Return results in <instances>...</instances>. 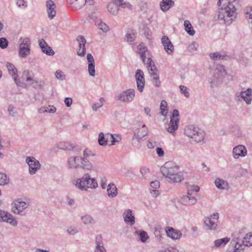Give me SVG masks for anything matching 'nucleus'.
Returning <instances> with one entry per match:
<instances>
[{
    "instance_id": "nucleus-1",
    "label": "nucleus",
    "mask_w": 252,
    "mask_h": 252,
    "mask_svg": "<svg viewBox=\"0 0 252 252\" xmlns=\"http://www.w3.org/2000/svg\"><path fill=\"white\" fill-rule=\"evenodd\" d=\"M239 0H228L227 5L220 9L218 14L214 17L215 21L223 20L226 24L229 25L234 21L237 16V5Z\"/></svg>"
},
{
    "instance_id": "nucleus-2",
    "label": "nucleus",
    "mask_w": 252,
    "mask_h": 252,
    "mask_svg": "<svg viewBox=\"0 0 252 252\" xmlns=\"http://www.w3.org/2000/svg\"><path fill=\"white\" fill-rule=\"evenodd\" d=\"M252 246V233H247L245 236L241 233L234 237L226 252H243L246 246Z\"/></svg>"
},
{
    "instance_id": "nucleus-3",
    "label": "nucleus",
    "mask_w": 252,
    "mask_h": 252,
    "mask_svg": "<svg viewBox=\"0 0 252 252\" xmlns=\"http://www.w3.org/2000/svg\"><path fill=\"white\" fill-rule=\"evenodd\" d=\"M66 166L68 168L71 169L80 168L86 170H91L93 169V165L90 161L87 158L79 156L69 158L67 160Z\"/></svg>"
},
{
    "instance_id": "nucleus-4",
    "label": "nucleus",
    "mask_w": 252,
    "mask_h": 252,
    "mask_svg": "<svg viewBox=\"0 0 252 252\" xmlns=\"http://www.w3.org/2000/svg\"><path fill=\"white\" fill-rule=\"evenodd\" d=\"M184 132L186 135L197 143L202 142L204 139V132L198 127L194 125L186 126L185 127Z\"/></svg>"
},
{
    "instance_id": "nucleus-5",
    "label": "nucleus",
    "mask_w": 252,
    "mask_h": 252,
    "mask_svg": "<svg viewBox=\"0 0 252 252\" xmlns=\"http://www.w3.org/2000/svg\"><path fill=\"white\" fill-rule=\"evenodd\" d=\"M226 72L222 65L218 64L214 70L213 75L211 77L210 82L211 88H214L222 82Z\"/></svg>"
},
{
    "instance_id": "nucleus-6",
    "label": "nucleus",
    "mask_w": 252,
    "mask_h": 252,
    "mask_svg": "<svg viewBox=\"0 0 252 252\" xmlns=\"http://www.w3.org/2000/svg\"><path fill=\"white\" fill-rule=\"evenodd\" d=\"M180 167L175 162L168 161L166 162L161 167L160 171L163 176L166 178L168 179L177 169H179Z\"/></svg>"
},
{
    "instance_id": "nucleus-7",
    "label": "nucleus",
    "mask_w": 252,
    "mask_h": 252,
    "mask_svg": "<svg viewBox=\"0 0 252 252\" xmlns=\"http://www.w3.org/2000/svg\"><path fill=\"white\" fill-rule=\"evenodd\" d=\"M135 96V90L133 89H128L119 94L116 96V99L120 102L129 103L133 100Z\"/></svg>"
},
{
    "instance_id": "nucleus-8",
    "label": "nucleus",
    "mask_w": 252,
    "mask_h": 252,
    "mask_svg": "<svg viewBox=\"0 0 252 252\" xmlns=\"http://www.w3.org/2000/svg\"><path fill=\"white\" fill-rule=\"evenodd\" d=\"M30 205L28 200L18 198L12 203V211L15 214H19L26 209Z\"/></svg>"
},
{
    "instance_id": "nucleus-9",
    "label": "nucleus",
    "mask_w": 252,
    "mask_h": 252,
    "mask_svg": "<svg viewBox=\"0 0 252 252\" xmlns=\"http://www.w3.org/2000/svg\"><path fill=\"white\" fill-rule=\"evenodd\" d=\"M179 112L178 110L174 109L170 117V121L168 124V127L167 129L168 132L173 133L178 129L179 122Z\"/></svg>"
},
{
    "instance_id": "nucleus-10",
    "label": "nucleus",
    "mask_w": 252,
    "mask_h": 252,
    "mask_svg": "<svg viewBox=\"0 0 252 252\" xmlns=\"http://www.w3.org/2000/svg\"><path fill=\"white\" fill-rule=\"evenodd\" d=\"M26 162L29 165V173L32 175L35 174L41 167L39 161L33 157H27Z\"/></svg>"
},
{
    "instance_id": "nucleus-11",
    "label": "nucleus",
    "mask_w": 252,
    "mask_h": 252,
    "mask_svg": "<svg viewBox=\"0 0 252 252\" xmlns=\"http://www.w3.org/2000/svg\"><path fill=\"white\" fill-rule=\"evenodd\" d=\"M219 222V214L214 213L212 216L208 217L204 221L205 225L208 230H215Z\"/></svg>"
},
{
    "instance_id": "nucleus-12",
    "label": "nucleus",
    "mask_w": 252,
    "mask_h": 252,
    "mask_svg": "<svg viewBox=\"0 0 252 252\" xmlns=\"http://www.w3.org/2000/svg\"><path fill=\"white\" fill-rule=\"evenodd\" d=\"M89 179H90V175L86 173L82 178L73 181L72 183L78 189L81 190H87V184H88L87 181Z\"/></svg>"
},
{
    "instance_id": "nucleus-13",
    "label": "nucleus",
    "mask_w": 252,
    "mask_h": 252,
    "mask_svg": "<svg viewBox=\"0 0 252 252\" xmlns=\"http://www.w3.org/2000/svg\"><path fill=\"white\" fill-rule=\"evenodd\" d=\"M0 221L6 222L13 226H17L18 224L17 220L11 214L0 209Z\"/></svg>"
},
{
    "instance_id": "nucleus-14",
    "label": "nucleus",
    "mask_w": 252,
    "mask_h": 252,
    "mask_svg": "<svg viewBox=\"0 0 252 252\" xmlns=\"http://www.w3.org/2000/svg\"><path fill=\"white\" fill-rule=\"evenodd\" d=\"M135 77L137 89L139 92L142 93L143 91L145 83L143 71L141 69H137L136 71Z\"/></svg>"
},
{
    "instance_id": "nucleus-15",
    "label": "nucleus",
    "mask_w": 252,
    "mask_h": 252,
    "mask_svg": "<svg viewBox=\"0 0 252 252\" xmlns=\"http://www.w3.org/2000/svg\"><path fill=\"white\" fill-rule=\"evenodd\" d=\"M6 67L7 68V69L8 70V72L10 75L12 76L16 84L20 87H22L23 88L25 87L26 85L24 83H22L20 81L17 80V78L18 77V74L17 73V69L15 67V66L11 63L7 62L6 63Z\"/></svg>"
},
{
    "instance_id": "nucleus-16",
    "label": "nucleus",
    "mask_w": 252,
    "mask_h": 252,
    "mask_svg": "<svg viewBox=\"0 0 252 252\" xmlns=\"http://www.w3.org/2000/svg\"><path fill=\"white\" fill-rule=\"evenodd\" d=\"M187 175L186 172L181 171L180 168L177 169V171L175 172L171 175L168 179L171 183L174 184H178L181 183L185 178Z\"/></svg>"
},
{
    "instance_id": "nucleus-17",
    "label": "nucleus",
    "mask_w": 252,
    "mask_h": 252,
    "mask_svg": "<svg viewBox=\"0 0 252 252\" xmlns=\"http://www.w3.org/2000/svg\"><path fill=\"white\" fill-rule=\"evenodd\" d=\"M77 41L79 44V48L77 50V54L78 56L84 57L86 54L85 44L86 40L82 35H79L77 38Z\"/></svg>"
},
{
    "instance_id": "nucleus-18",
    "label": "nucleus",
    "mask_w": 252,
    "mask_h": 252,
    "mask_svg": "<svg viewBox=\"0 0 252 252\" xmlns=\"http://www.w3.org/2000/svg\"><path fill=\"white\" fill-rule=\"evenodd\" d=\"M161 43L164 47L165 52L169 55L173 53L174 48L173 44L167 36H163L161 38Z\"/></svg>"
},
{
    "instance_id": "nucleus-19",
    "label": "nucleus",
    "mask_w": 252,
    "mask_h": 252,
    "mask_svg": "<svg viewBox=\"0 0 252 252\" xmlns=\"http://www.w3.org/2000/svg\"><path fill=\"white\" fill-rule=\"evenodd\" d=\"M46 6L48 18L53 19L56 14V5L52 0H48L46 2Z\"/></svg>"
},
{
    "instance_id": "nucleus-20",
    "label": "nucleus",
    "mask_w": 252,
    "mask_h": 252,
    "mask_svg": "<svg viewBox=\"0 0 252 252\" xmlns=\"http://www.w3.org/2000/svg\"><path fill=\"white\" fill-rule=\"evenodd\" d=\"M94 252H107L104 246L103 238L100 235L96 236Z\"/></svg>"
},
{
    "instance_id": "nucleus-21",
    "label": "nucleus",
    "mask_w": 252,
    "mask_h": 252,
    "mask_svg": "<svg viewBox=\"0 0 252 252\" xmlns=\"http://www.w3.org/2000/svg\"><path fill=\"white\" fill-rule=\"evenodd\" d=\"M247 153V151L246 147L242 145L237 146L233 150V156L235 158H238L240 157H245Z\"/></svg>"
},
{
    "instance_id": "nucleus-22",
    "label": "nucleus",
    "mask_w": 252,
    "mask_h": 252,
    "mask_svg": "<svg viewBox=\"0 0 252 252\" xmlns=\"http://www.w3.org/2000/svg\"><path fill=\"white\" fill-rule=\"evenodd\" d=\"M124 221L130 225L135 223V217L132 211L130 209L126 210L123 214Z\"/></svg>"
},
{
    "instance_id": "nucleus-23",
    "label": "nucleus",
    "mask_w": 252,
    "mask_h": 252,
    "mask_svg": "<svg viewBox=\"0 0 252 252\" xmlns=\"http://www.w3.org/2000/svg\"><path fill=\"white\" fill-rule=\"evenodd\" d=\"M87 59L88 62V72L89 75L92 77L95 75L94 60L91 54H87Z\"/></svg>"
},
{
    "instance_id": "nucleus-24",
    "label": "nucleus",
    "mask_w": 252,
    "mask_h": 252,
    "mask_svg": "<svg viewBox=\"0 0 252 252\" xmlns=\"http://www.w3.org/2000/svg\"><path fill=\"white\" fill-rule=\"evenodd\" d=\"M166 232L167 236L172 239H179L182 234L181 231L176 230L171 227H167L166 229Z\"/></svg>"
},
{
    "instance_id": "nucleus-25",
    "label": "nucleus",
    "mask_w": 252,
    "mask_h": 252,
    "mask_svg": "<svg viewBox=\"0 0 252 252\" xmlns=\"http://www.w3.org/2000/svg\"><path fill=\"white\" fill-rule=\"evenodd\" d=\"M137 53L140 55L143 63H145L146 58L150 54L147 48L144 44H140L137 47Z\"/></svg>"
},
{
    "instance_id": "nucleus-26",
    "label": "nucleus",
    "mask_w": 252,
    "mask_h": 252,
    "mask_svg": "<svg viewBox=\"0 0 252 252\" xmlns=\"http://www.w3.org/2000/svg\"><path fill=\"white\" fill-rule=\"evenodd\" d=\"M239 96L244 99L247 104H250L252 100V90L251 88H248L245 91H242Z\"/></svg>"
},
{
    "instance_id": "nucleus-27",
    "label": "nucleus",
    "mask_w": 252,
    "mask_h": 252,
    "mask_svg": "<svg viewBox=\"0 0 252 252\" xmlns=\"http://www.w3.org/2000/svg\"><path fill=\"white\" fill-rule=\"evenodd\" d=\"M107 191L108 197L111 198L115 197L118 194V189L113 183H110L107 186Z\"/></svg>"
},
{
    "instance_id": "nucleus-28",
    "label": "nucleus",
    "mask_w": 252,
    "mask_h": 252,
    "mask_svg": "<svg viewBox=\"0 0 252 252\" xmlns=\"http://www.w3.org/2000/svg\"><path fill=\"white\" fill-rule=\"evenodd\" d=\"M197 202L196 199L191 195H185L181 199L182 204L185 205H192L195 204Z\"/></svg>"
},
{
    "instance_id": "nucleus-29",
    "label": "nucleus",
    "mask_w": 252,
    "mask_h": 252,
    "mask_svg": "<svg viewBox=\"0 0 252 252\" xmlns=\"http://www.w3.org/2000/svg\"><path fill=\"white\" fill-rule=\"evenodd\" d=\"M174 5V1L172 0H162L160 4L162 11L166 12Z\"/></svg>"
},
{
    "instance_id": "nucleus-30",
    "label": "nucleus",
    "mask_w": 252,
    "mask_h": 252,
    "mask_svg": "<svg viewBox=\"0 0 252 252\" xmlns=\"http://www.w3.org/2000/svg\"><path fill=\"white\" fill-rule=\"evenodd\" d=\"M70 5H73L75 9H80L85 5L86 0H67Z\"/></svg>"
},
{
    "instance_id": "nucleus-31",
    "label": "nucleus",
    "mask_w": 252,
    "mask_h": 252,
    "mask_svg": "<svg viewBox=\"0 0 252 252\" xmlns=\"http://www.w3.org/2000/svg\"><path fill=\"white\" fill-rule=\"evenodd\" d=\"M215 184L216 186L219 189H225L228 187V184L226 182L222 179L217 178L215 180Z\"/></svg>"
},
{
    "instance_id": "nucleus-32",
    "label": "nucleus",
    "mask_w": 252,
    "mask_h": 252,
    "mask_svg": "<svg viewBox=\"0 0 252 252\" xmlns=\"http://www.w3.org/2000/svg\"><path fill=\"white\" fill-rule=\"evenodd\" d=\"M230 239L228 237H225L220 239L216 240L214 241V247L219 248L221 246H225L227 243L229 242Z\"/></svg>"
},
{
    "instance_id": "nucleus-33",
    "label": "nucleus",
    "mask_w": 252,
    "mask_h": 252,
    "mask_svg": "<svg viewBox=\"0 0 252 252\" xmlns=\"http://www.w3.org/2000/svg\"><path fill=\"white\" fill-rule=\"evenodd\" d=\"M184 25L185 26L186 31L190 35H193L195 34V31L189 21L185 20L184 21Z\"/></svg>"
},
{
    "instance_id": "nucleus-34",
    "label": "nucleus",
    "mask_w": 252,
    "mask_h": 252,
    "mask_svg": "<svg viewBox=\"0 0 252 252\" xmlns=\"http://www.w3.org/2000/svg\"><path fill=\"white\" fill-rule=\"evenodd\" d=\"M31 48L20 47L19 49V55L22 58H25L30 54Z\"/></svg>"
},
{
    "instance_id": "nucleus-35",
    "label": "nucleus",
    "mask_w": 252,
    "mask_h": 252,
    "mask_svg": "<svg viewBox=\"0 0 252 252\" xmlns=\"http://www.w3.org/2000/svg\"><path fill=\"white\" fill-rule=\"evenodd\" d=\"M26 80L27 82L30 81L31 82V85L34 88H41L42 87L41 82L33 79L31 76H27Z\"/></svg>"
},
{
    "instance_id": "nucleus-36",
    "label": "nucleus",
    "mask_w": 252,
    "mask_h": 252,
    "mask_svg": "<svg viewBox=\"0 0 252 252\" xmlns=\"http://www.w3.org/2000/svg\"><path fill=\"white\" fill-rule=\"evenodd\" d=\"M186 187L188 189L187 193L189 195H192L193 191L197 192L199 191L200 189L198 186L195 185H191L189 184V183L186 184Z\"/></svg>"
},
{
    "instance_id": "nucleus-37",
    "label": "nucleus",
    "mask_w": 252,
    "mask_h": 252,
    "mask_svg": "<svg viewBox=\"0 0 252 252\" xmlns=\"http://www.w3.org/2000/svg\"><path fill=\"white\" fill-rule=\"evenodd\" d=\"M81 220L85 224H94L95 223L93 218L89 215H85L81 217Z\"/></svg>"
},
{
    "instance_id": "nucleus-38",
    "label": "nucleus",
    "mask_w": 252,
    "mask_h": 252,
    "mask_svg": "<svg viewBox=\"0 0 252 252\" xmlns=\"http://www.w3.org/2000/svg\"><path fill=\"white\" fill-rule=\"evenodd\" d=\"M245 17L249 24L252 27V6L246 8Z\"/></svg>"
},
{
    "instance_id": "nucleus-39",
    "label": "nucleus",
    "mask_w": 252,
    "mask_h": 252,
    "mask_svg": "<svg viewBox=\"0 0 252 252\" xmlns=\"http://www.w3.org/2000/svg\"><path fill=\"white\" fill-rule=\"evenodd\" d=\"M108 11L113 15H117L118 12L119 8L117 7V5L110 3L107 6Z\"/></svg>"
},
{
    "instance_id": "nucleus-40",
    "label": "nucleus",
    "mask_w": 252,
    "mask_h": 252,
    "mask_svg": "<svg viewBox=\"0 0 252 252\" xmlns=\"http://www.w3.org/2000/svg\"><path fill=\"white\" fill-rule=\"evenodd\" d=\"M167 103L165 100H162L160 104V113L162 115L166 116L167 114Z\"/></svg>"
},
{
    "instance_id": "nucleus-41",
    "label": "nucleus",
    "mask_w": 252,
    "mask_h": 252,
    "mask_svg": "<svg viewBox=\"0 0 252 252\" xmlns=\"http://www.w3.org/2000/svg\"><path fill=\"white\" fill-rule=\"evenodd\" d=\"M98 142L101 146H105L108 144V138L105 137L103 132H100L98 135Z\"/></svg>"
},
{
    "instance_id": "nucleus-42",
    "label": "nucleus",
    "mask_w": 252,
    "mask_h": 252,
    "mask_svg": "<svg viewBox=\"0 0 252 252\" xmlns=\"http://www.w3.org/2000/svg\"><path fill=\"white\" fill-rule=\"evenodd\" d=\"M9 179L6 174L0 173V185L4 186L9 183Z\"/></svg>"
},
{
    "instance_id": "nucleus-43",
    "label": "nucleus",
    "mask_w": 252,
    "mask_h": 252,
    "mask_svg": "<svg viewBox=\"0 0 252 252\" xmlns=\"http://www.w3.org/2000/svg\"><path fill=\"white\" fill-rule=\"evenodd\" d=\"M139 239L142 242L145 243L146 242L147 239H149V236L147 232L144 230H140L138 234Z\"/></svg>"
},
{
    "instance_id": "nucleus-44",
    "label": "nucleus",
    "mask_w": 252,
    "mask_h": 252,
    "mask_svg": "<svg viewBox=\"0 0 252 252\" xmlns=\"http://www.w3.org/2000/svg\"><path fill=\"white\" fill-rule=\"evenodd\" d=\"M87 182V183L88 184H87V189L89 188L95 189L97 187V183L96 181V180L94 178H92L90 177V179L88 180Z\"/></svg>"
},
{
    "instance_id": "nucleus-45",
    "label": "nucleus",
    "mask_w": 252,
    "mask_h": 252,
    "mask_svg": "<svg viewBox=\"0 0 252 252\" xmlns=\"http://www.w3.org/2000/svg\"><path fill=\"white\" fill-rule=\"evenodd\" d=\"M31 40L29 38H24L19 44V48L20 47H24L27 48H31Z\"/></svg>"
},
{
    "instance_id": "nucleus-46",
    "label": "nucleus",
    "mask_w": 252,
    "mask_h": 252,
    "mask_svg": "<svg viewBox=\"0 0 252 252\" xmlns=\"http://www.w3.org/2000/svg\"><path fill=\"white\" fill-rule=\"evenodd\" d=\"M126 40L127 42H131L135 39V35L133 31L128 32L126 34Z\"/></svg>"
},
{
    "instance_id": "nucleus-47",
    "label": "nucleus",
    "mask_w": 252,
    "mask_h": 252,
    "mask_svg": "<svg viewBox=\"0 0 252 252\" xmlns=\"http://www.w3.org/2000/svg\"><path fill=\"white\" fill-rule=\"evenodd\" d=\"M181 93L182 94H184L185 96L187 98H189V89L188 88L183 85H180L179 86Z\"/></svg>"
},
{
    "instance_id": "nucleus-48",
    "label": "nucleus",
    "mask_w": 252,
    "mask_h": 252,
    "mask_svg": "<svg viewBox=\"0 0 252 252\" xmlns=\"http://www.w3.org/2000/svg\"><path fill=\"white\" fill-rule=\"evenodd\" d=\"M42 51L44 53H45L46 55H49V56H53L55 54V52L52 50V48L50 47V46H49L48 45H47L45 47V48H44L43 50H42Z\"/></svg>"
},
{
    "instance_id": "nucleus-49",
    "label": "nucleus",
    "mask_w": 252,
    "mask_h": 252,
    "mask_svg": "<svg viewBox=\"0 0 252 252\" xmlns=\"http://www.w3.org/2000/svg\"><path fill=\"white\" fill-rule=\"evenodd\" d=\"M98 28L103 32H106L109 31V27L104 23L101 22L97 24Z\"/></svg>"
},
{
    "instance_id": "nucleus-50",
    "label": "nucleus",
    "mask_w": 252,
    "mask_h": 252,
    "mask_svg": "<svg viewBox=\"0 0 252 252\" xmlns=\"http://www.w3.org/2000/svg\"><path fill=\"white\" fill-rule=\"evenodd\" d=\"M8 112L9 114L12 117H14L17 113L16 109L12 105L8 106Z\"/></svg>"
},
{
    "instance_id": "nucleus-51",
    "label": "nucleus",
    "mask_w": 252,
    "mask_h": 252,
    "mask_svg": "<svg viewBox=\"0 0 252 252\" xmlns=\"http://www.w3.org/2000/svg\"><path fill=\"white\" fill-rule=\"evenodd\" d=\"M8 42L7 39L4 37L0 38V47L2 49H5L8 46Z\"/></svg>"
},
{
    "instance_id": "nucleus-52",
    "label": "nucleus",
    "mask_w": 252,
    "mask_h": 252,
    "mask_svg": "<svg viewBox=\"0 0 252 252\" xmlns=\"http://www.w3.org/2000/svg\"><path fill=\"white\" fill-rule=\"evenodd\" d=\"M210 58L214 60L223 59V57L220 53L218 52L210 54Z\"/></svg>"
},
{
    "instance_id": "nucleus-53",
    "label": "nucleus",
    "mask_w": 252,
    "mask_h": 252,
    "mask_svg": "<svg viewBox=\"0 0 252 252\" xmlns=\"http://www.w3.org/2000/svg\"><path fill=\"white\" fill-rule=\"evenodd\" d=\"M55 76L57 79L60 80H63L65 79V75L63 74V72L60 70H58L55 73Z\"/></svg>"
},
{
    "instance_id": "nucleus-54",
    "label": "nucleus",
    "mask_w": 252,
    "mask_h": 252,
    "mask_svg": "<svg viewBox=\"0 0 252 252\" xmlns=\"http://www.w3.org/2000/svg\"><path fill=\"white\" fill-rule=\"evenodd\" d=\"M111 139V145H114L115 143L120 141L121 139V136L119 135H117L116 136H114L113 134H110Z\"/></svg>"
},
{
    "instance_id": "nucleus-55",
    "label": "nucleus",
    "mask_w": 252,
    "mask_h": 252,
    "mask_svg": "<svg viewBox=\"0 0 252 252\" xmlns=\"http://www.w3.org/2000/svg\"><path fill=\"white\" fill-rule=\"evenodd\" d=\"M67 232L69 235H75L78 232L77 228L75 227H68L67 229Z\"/></svg>"
},
{
    "instance_id": "nucleus-56",
    "label": "nucleus",
    "mask_w": 252,
    "mask_h": 252,
    "mask_svg": "<svg viewBox=\"0 0 252 252\" xmlns=\"http://www.w3.org/2000/svg\"><path fill=\"white\" fill-rule=\"evenodd\" d=\"M151 81L153 84L157 87H159L160 86V81H159V77H156L151 78Z\"/></svg>"
},
{
    "instance_id": "nucleus-57",
    "label": "nucleus",
    "mask_w": 252,
    "mask_h": 252,
    "mask_svg": "<svg viewBox=\"0 0 252 252\" xmlns=\"http://www.w3.org/2000/svg\"><path fill=\"white\" fill-rule=\"evenodd\" d=\"M141 128L138 129V132L137 133H134V136L138 139H141L143 137H145L147 134V132H145L144 133H142V132H141Z\"/></svg>"
},
{
    "instance_id": "nucleus-58",
    "label": "nucleus",
    "mask_w": 252,
    "mask_h": 252,
    "mask_svg": "<svg viewBox=\"0 0 252 252\" xmlns=\"http://www.w3.org/2000/svg\"><path fill=\"white\" fill-rule=\"evenodd\" d=\"M158 146V143L157 142L155 141L153 139H151L148 141L147 144V147L149 149H153L155 147Z\"/></svg>"
},
{
    "instance_id": "nucleus-59",
    "label": "nucleus",
    "mask_w": 252,
    "mask_h": 252,
    "mask_svg": "<svg viewBox=\"0 0 252 252\" xmlns=\"http://www.w3.org/2000/svg\"><path fill=\"white\" fill-rule=\"evenodd\" d=\"M147 68L149 74L154 73V72H159L158 69L156 67L155 64H153V65L150 67H148Z\"/></svg>"
},
{
    "instance_id": "nucleus-60",
    "label": "nucleus",
    "mask_w": 252,
    "mask_h": 252,
    "mask_svg": "<svg viewBox=\"0 0 252 252\" xmlns=\"http://www.w3.org/2000/svg\"><path fill=\"white\" fill-rule=\"evenodd\" d=\"M150 185L151 187L154 189H157L160 186L159 182L157 180L152 182L150 184Z\"/></svg>"
},
{
    "instance_id": "nucleus-61",
    "label": "nucleus",
    "mask_w": 252,
    "mask_h": 252,
    "mask_svg": "<svg viewBox=\"0 0 252 252\" xmlns=\"http://www.w3.org/2000/svg\"><path fill=\"white\" fill-rule=\"evenodd\" d=\"M64 103L66 107H70L72 103V100L70 97H66L64 99Z\"/></svg>"
},
{
    "instance_id": "nucleus-62",
    "label": "nucleus",
    "mask_w": 252,
    "mask_h": 252,
    "mask_svg": "<svg viewBox=\"0 0 252 252\" xmlns=\"http://www.w3.org/2000/svg\"><path fill=\"white\" fill-rule=\"evenodd\" d=\"M48 45L46 41L43 39L39 40V45L41 49L43 50L45 47Z\"/></svg>"
},
{
    "instance_id": "nucleus-63",
    "label": "nucleus",
    "mask_w": 252,
    "mask_h": 252,
    "mask_svg": "<svg viewBox=\"0 0 252 252\" xmlns=\"http://www.w3.org/2000/svg\"><path fill=\"white\" fill-rule=\"evenodd\" d=\"M56 108L54 106H48L46 107V112L54 113L56 112Z\"/></svg>"
},
{
    "instance_id": "nucleus-64",
    "label": "nucleus",
    "mask_w": 252,
    "mask_h": 252,
    "mask_svg": "<svg viewBox=\"0 0 252 252\" xmlns=\"http://www.w3.org/2000/svg\"><path fill=\"white\" fill-rule=\"evenodd\" d=\"M102 104L98 102L94 103L92 106V109L94 111H97V109L101 107Z\"/></svg>"
}]
</instances>
